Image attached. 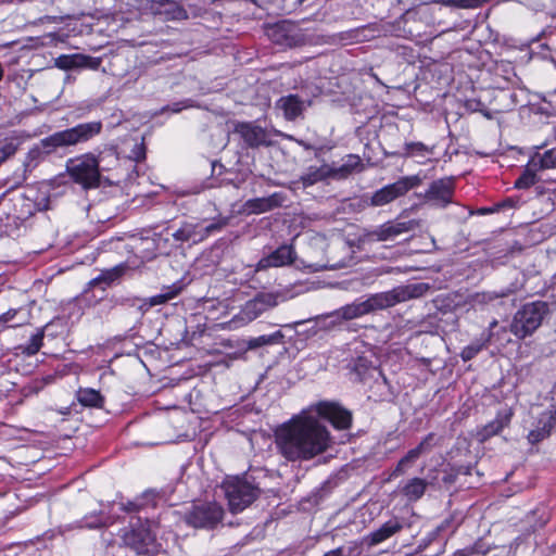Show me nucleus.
Segmentation results:
<instances>
[{"mask_svg":"<svg viewBox=\"0 0 556 556\" xmlns=\"http://www.w3.org/2000/svg\"><path fill=\"white\" fill-rule=\"evenodd\" d=\"M318 417L327 419L336 429H349L352 414L332 402H320L303 410L276 431L279 453L289 462L311 460L330 445V433Z\"/></svg>","mask_w":556,"mask_h":556,"instance_id":"nucleus-1","label":"nucleus"},{"mask_svg":"<svg viewBox=\"0 0 556 556\" xmlns=\"http://www.w3.org/2000/svg\"><path fill=\"white\" fill-rule=\"evenodd\" d=\"M430 285L426 282H415L393 288L392 290L372 294L368 299L356 300L331 313L329 316L336 320H351L378 309L392 307L401 302L413 299H419L427 294Z\"/></svg>","mask_w":556,"mask_h":556,"instance_id":"nucleus-2","label":"nucleus"},{"mask_svg":"<svg viewBox=\"0 0 556 556\" xmlns=\"http://www.w3.org/2000/svg\"><path fill=\"white\" fill-rule=\"evenodd\" d=\"M102 130L100 121L78 124L72 128L55 131L41 139L38 144L31 148L23 162L24 173L31 172L41 161L43 154L49 155L59 149H64L89 141Z\"/></svg>","mask_w":556,"mask_h":556,"instance_id":"nucleus-3","label":"nucleus"},{"mask_svg":"<svg viewBox=\"0 0 556 556\" xmlns=\"http://www.w3.org/2000/svg\"><path fill=\"white\" fill-rule=\"evenodd\" d=\"M552 313V306L545 301H533L523 304L513 316L509 331L519 340L531 337Z\"/></svg>","mask_w":556,"mask_h":556,"instance_id":"nucleus-4","label":"nucleus"},{"mask_svg":"<svg viewBox=\"0 0 556 556\" xmlns=\"http://www.w3.org/2000/svg\"><path fill=\"white\" fill-rule=\"evenodd\" d=\"M106 156L115 161L117 160L113 151H110L106 155L101 154L99 157L87 153L68 160L66 170L73 181L80 185L84 189L96 188L100 182V164Z\"/></svg>","mask_w":556,"mask_h":556,"instance_id":"nucleus-5","label":"nucleus"},{"mask_svg":"<svg viewBox=\"0 0 556 556\" xmlns=\"http://www.w3.org/2000/svg\"><path fill=\"white\" fill-rule=\"evenodd\" d=\"M222 489L232 513L245 509L260 494L254 484L239 477H227L222 483Z\"/></svg>","mask_w":556,"mask_h":556,"instance_id":"nucleus-6","label":"nucleus"},{"mask_svg":"<svg viewBox=\"0 0 556 556\" xmlns=\"http://www.w3.org/2000/svg\"><path fill=\"white\" fill-rule=\"evenodd\" d=\"M228 224V218H218L208 224L204 222H185L175 232L173 238L178 242L197 244L205 240L212 233L220 231Z\"/></svg>","mask_w":556,"mask_h":556,"instance_id":"nucleus-7","label":"nucleus"},{"mask_svg":"<svg viewBox=\"0 0 556 556\" xmlns=\"http://www.w3.org/2000/svg\"><path fill=\"white\" fill-rule=\"evenodd\" d=\"M280 295L274 292H260L253 299L247 301L231 323L245 325L279 303Z\"/></svg>","mask_w":556,"mask_h":556,"instance_id":"nucleus-8","label":"nucleus"},{"mask_svg":"<svg viewBox=\"0 0 556 556\" xmlns=\"http://www.w3.org/2000/svg\"><path fill=\"white\" fill-rule=\"evenodd\" d=\"M223 516L224 509L219 504L207 502L193 505L185 514V521L193 528L213 529L222 521Z\"/></svg>","mask_w":556,"mask_h":556,"instance_id":"nucleus-9","label":"nucleus"},{"mask_svg":"<svg viewBox=\"0 0 556 556\" xmlns=\"http://www.w3.org/2000/svg\"><path fill=\"white\" fill-rule=\"evenodd\" d=\"M123 541L126 546H129L138 554L154 553L159 548L156 534L149 523L139 525L126 530L123 534Z\"/></svg>","mask_w":556,"mask_h":556,"instance_id":"nucleus-10","label":"nucleus"},{"mask_svg":"<svg viewBox=\"0 0 556 556\" xmlns=\"http://www.w3.org/2000/svg\"><path fill=\"white\" fill-rule=\"evenodd\" d=\"M420 184L421 178L418 175L402 177L395 182L377 190L371 197V204L375 206L386 205Z\"/></svg>","mask_w":556,"mask_h":556,"instance_id":"nucleus-11","label":"nucleus"},{"mask_svg":"<svg viewBox=\"0 0 556 556\" xmlns=\"http://www.w3.org/2000/svg\"><path fill=\"white\" fill-rule=\"evenodd\" d=\"M416 225L414 220H389L368 231L366 239L369 242L391 241L403 233L412 231Z\"/></svg>","mask_w":556,"mask_h":556,"instance_id":"nucleus-12","label":"nucleus"},{"mask_svg":"<svg viewBox=\"0 0 556 556\" xmlns=\"http://www.w3.org/2000/svg\"><path fill=\"white\" fill-rule=\"evenodd\" d=\"M454 182L451 178H441L432 181L424 193L426 203L435 207H445L453 201Z\"/></svg>","mask_w":556,"mask_h":556,"instance_id":"nucleus-13","label":"nucleus"},{"mask_svg":"<svg viewBox=\"0 0 556 556\" xmlns=\"http://www.w3.org/2000/svg\"><path fill=\"white\" fill-rule=\"evenodd\" d=\"M434 433L427 434L420 443L410 448L396 464L391 473V478L403 476L415 463L425 454L429 453L433 446Z\"/></svg>","mask_w":556,"mask_h":556,"instance_id":"nucleus-14","label":"nucleus"},{"mask_svg":"<svg viewBox=\"0 0 556 556\" xmlns=\"http://www.w3.org/2000/svg\"><path fill=\"white\" fill-rule=\"evenodd\" d=\"M428 486L440 488L437 477H430L429 480L419 477L409 478L400 485L399 490L408 502H417L425 495Z\"/></svg>","mask_w":556,"mask_h":556,"instance_id":"nucleus-15","label":"nucleus"},{"mask_svg":"<svg viewBox=\"0 0 556 556\" xmlns=\"http://www.w3.org/2000/svg\"><path fill=\"white\" fill-rule=\"evenodd\" d=\"M309 105V100L302 99L299 94H288L279 98L275 108L282 113L287 121H295Z\"/></svg>","mask_w":556,"mask_h":556,"instance_id":"nucleus-16","label":"nucleus"},{"mask_svg":"<svg viewBox=\"0 0 556 556\" xmlns=\"http://www.w3.org/2000/svg\"><path fill=\"white\" fill-rule=\"evenodd\" d=\"M54 64L63 71L74 68L98 70L101 65V59L81 53L62 54L54 60Z\"/></svg>","mask_w":556,"mask_h":556,"instance_id":"nucleus-17","label":"nucleus"},{"mask_svg":"<svg viewBox=\"0 0 556 556\" xmlns=\"http://www.w3.org/2000/svg\"><path fill=\"white\" fill-rule=\"evenodd\" d=\"M296 253L291 244H282L278 247L267 256L262 257L257 263V269H267L269 267H281L290 265L294 262Z\"/></svg>","mask_w":556,"mask_h":556,"instance_id":"nucleus-18","label":"nucleus"},{"mask_svg":"<svg viewBox=\"0 0 556 556\" xmlns=\"http://www.w3.org/2000/svg\"><path fill=\"white\" fill-rule=\"evenodd\" d=\"M404 528V522L399 517H393L380 526L377 530L370 532L364 538V543L368 547L376 546L393 535L401 532Z\"/></svg>","mask_w":556,"mask_h":556,"instance_id":"nucleus-19","label":"nucleus"},{"mask_svg":"<svg viewBox=\"0 0 556 556\" xmlns=\"http://www.w3.org/2000/svg\"><path fill=\"white\" fill-rule=\"evenodd\" d=\"M150 10L165 21H182L188 13L182 5L174 0H151Z\"/></svg>","mask_w":556,"mask_h":556,"instance_id":"nucleus-20","label":"nucleus"},{"mask_svg":"<svg viewBox=\"0 0 556 556\" xmlns=\"http://www.w3.org/2000/svg\"><path fill=\"white\" fill-rule=\"evenodd\" d=\"M287 201L282 192H274L268 197L250 199L244 203V210L249 214H262L280 207Z\"/></svg>","mask_w":556,"mask_h":556,"instance_id":"nucleus-21","label":"nucleus"},{"mask_svg":"<svg viewBox=\"0 0 556 556\" xmlns=\"http://www.w3.org/2000/svg\"><path fill=\"white\" fill-rule=\"evenodd\" d=\"M514 412L509 407L500 409L495 418L486 424L480 431L479 437L481 441H485L502 432V430L509 426Z\"/></svg>","mask_w":556,"mask_h":556,"instance_id":"nucleus-22","label":"nucleus"},{"mask_svg":"<svg viewBox=\"0 0 556 556\" xmlns=\"http://www.w3.org/2000/svg\"><path fill=\"white\" fill-rule=\"evenodd\" d=\"M554 430H556V408L541 415L538 427L529 432L528 440L532 444L539 443Z\"/></svg>","mask_w":556,"mask_h":556,"instance_id":"nucleus-23","label":"nucleus"},{"mask_svg":"<svg viewBox=\"0 0 556 556\" xmlns=\"http://www.w3.org/2000/svg\"><path fill=\"white\" fill-rule=\"evenodd\" d=\"M235 131L240 135L248 147L257 148L266 143V131L252 123H240L236 126Z\"/></svg>","mask_w":556,"mask_h":556,"instance_id":"nucleus-24","label":"nucleus"},{"mask_svg":"<svg viewBox=\"0 0 556 556\" xmlns=\"http://www.w3.org/2000/svg\"><path fill=\"white\" fill-rule=\"evenodd\" d=\"M127 268V265L118 264L112 268L102 270L99 276L88 282V288L85 290V292L87 293L90 289L97 287L101 288V290L104 292L108 287L112 286L114 282L122 278Z\"/></svg>","mask_w":556,"mask_h":556,"instance_id":"nucleus-25","label":"nucleus"},{"mask_svg":"<svg viewBox=\"0 0 556 556\" xmlns=\"http://www.w3.org/2000/svg\"><path fill=\"white\" fill-rule=\"evenodd\" d=\"M372 354L361 355L351 362V368L356 374L361 381L365 380L368 376H372L377 374L383 381L387 383V378L383 376L382 371L379 370L372 363Z\"/></svg>","mask_w":556,"mask_h":556,"instance_id":"nucleus-26","label":"nucleus"},{"mask_svg":"<svg viewBox=\"0 0 556 556\" xmlns=\"http://www.w3.org/2000/svg\"><path fill=\"white\" fill-rule=\"evenodd\" d=\"M294 27L288 24H276L268 30L270 39L281 46L292 47L299 43L300 39L294 34Z\"/></svg>","mask_w":556,"mask_h":556,"instance_id":"nucleus-27","label":"nucleus"},{"mask_svg":"<svg viewBox=\"0 0 556 556\" xmlns=\"http://www.w3.org/2000/svg\"><path fill=\"white\" fill-rule=\"evenodd\" d=\"M330 164L324 163L320 166H309L300 176L299 182L303 188L314 186L318 182L329 179Z\"/></svg>","mask_w":556,"mask_h":556,"instance_id":"nucleus-28","label":"nucleus"},{"mask_svg":"<svg viewBox=\"0 0 556 556\" xmlns=\"http://www.w3.org/2000/svg\"><path fill=\"white\" fill-rule=\"evenodd\" d=\"M434 147H428L422 142H406L404 144V157L416 159L418 163H425L433 154Z\"/></svg>","mask_w":556,"mask_h":556,"instance_id":"nucleus-29","label":"nucleus"},{"mask_svg":"<svg viewBox=\"0 0 556 556\" xmlns=\"http://www.w3.org/2000/svg\"><path fill=\"white\" fill-rule=\"evenodd\" d=\"M531 166L539 172L556 169V148L535 152L531 157Z\"/></svg>","mask_w":556,"mask_h":556,"instance_id":"nucleus-30","label":"nucleus"},{"mask_svg":"<svg viewBox=\"0 0 556 556\" xmlns=\"http://www.w3.org/2000/svg\"><path fill=\"white\" fill-rule=\"evenodd\" d=\"M77 401L88 407L101 408L104 404V397L101 393L91 388H80L76 394Z\"/></svg>","mask_w":556,"mask_h":556,"instance_id":"nucleus-31","label":"nucleus"},{"mask_svg":"<svg viewBox=\"0 0 556 556\" xmlns=\"http://www.w3.org/2000/svg\"><path fill=\"white\" fill-rule=\"evenodd\" d=\"M43 338L45 328H39L25 344H21L16 349L25 356H34L40 351L43 344Z\"/></svg>","mask_w":556,"mask_h":556,"instance_id":"nucleus-32","label":"nucleus"},{"mask_svg":"<svg viewBox=\"0 0 556 556\" xmlns=\"http://www.w3.org/2000/svg\"><path fill=\"white\" fill-rule=\"evenodd\" d=\"M539 173L540 172L538 170V168L531 166V160L529 159L521 175L516 179L514 184L515 188L529 189L530 187L534 186L536 182L540 181V178L538 176Z\"/></svg>","mask_w":556,"mask_h":556,"instance_id":"nucleus-33","label":"nucleus"},{"mask_svg":"<svg viewBox=\"0 0 556 556\" xmlns=\"http://www.w3.org/2000/svg\"><path fill=\"white\" fill-rule=\"evenodd\" d=\"M181 291V287L178 285H172L168 287L163 288L162 292L160 294L153 295L149 298L148 303L149 306H156L161 304H165L172 299L176 298Z\"/></svg>","mask_w":556,"mask_h":556,"instance_id":"nucleus-34","label":"nucleus"},{"mask_svg":"<svg viewBox=\"0 0 556 556\" xmlns=\"http://www.w3.org/2000/svg\"><path fill=\"white\" fill-rule=\"evenodd\" d=\"M490 338H491V333H489L486 337L480 338V339L471 342L467 346H465L460 352L462 359L464 362H468V361H471L472 358H475L486 346V344L490 341Z\"/></svg>","mask_w":556,"mask_h":556,"instance_id":"nucleus-35","label":"nucleus"},{"mask_svg":"<svg viewBox=\"0 0 556 556\" xmlns=\"http://www.w3.org/2000/svg\"><path fill=\"white\" fill-rule=\"evenodd\" d=\"M283 334L281 331H276L270 334H263L256 338H252L248 342L249 349H257L264 345L278 344L282 341Z\"/></svg>","mask_w":556,"mask_h":556,"instance_id":"nucleus-36","label":"nucleus"},{"mask_svg":"<svg viewBox=\"0 0 556 556\" xmlns=\"http://www.w3.org/2000/svg\"><path fill=\"white\" fill-rule=\"evenodd\" d=\"M350 175L354 172H361L363 169L362 160L356 154H349L343 163Z\"/></svg>","mask_w":556,"mask_h":556,"instance_id":"nucleus-37","label":"nucleus"},{"mask_svg":"<svg viewBox=\"0 0 556 556\" xmlns=\"http://www.w3.org/2000/svg\"><path fill=\"white\" fill-rule=\"evenodd\" d=\"M350 175L354 172H361L363 169L362 160L356 154H349L343 163Z\"/></svg>","mask_w":556,"mask_h":556,"instance_id":"nucleus-38","label":"nucleus"},{"mask_svg":"<svg viewBox=\"0 0 556 556\" xmlns=\"http://www.w3.org/2000/svg\"><path fill=\"white\" fill-rule=\"evenodd\" d=\"M104 525L103 518L100 515L86 516L79 521L78 528L97 529Z\"/></svg>","mask_w":556,"mask_h":556,"instance_id":"nucleus-39","label":"nucleus"},{"mask_svg":"<svg viewBox=\"0 0 556 556\" xmlns=\"http://www.w3.org/2000/svg\"><path fill=\"white\" fill-rule=\"evenodd\" d=\"M17 144L13 141H5L0 144V164L7 161L9 157L15 154Z\"/></svg>","mask_w":556,"mask_h":556,"instance_id":"nucleus-40","label":"nucleus"},{"mask_svg":"<svg viewBox=\"0 0 556 556\" xmlns=\"http://www.w3.org/2000/svg\"><path fill=\"white\" fill-rule=\"evenodd\" d=\"M542 101L547 105L544 110L549 114L556 115V88L542 96Z\"/></svg>","mask_w":556,"mask_h":556,"instance_id":"nucleus-41","label":"nucleus"},{"mask_svg":"<svg viewBox=\"0 0 556 556\" xmlns=\"http://www.w3.org/2000/svg\"><path fill=\"white\" fill-rule=\"evenodd\" d=\"M350 174L343 164L340 166L330 165L329 179L341 180L348 178Z\"/></svg>","mask_w":556,"mask_h":556,"instance_id":"nucleus-42","label":"nucleus"},{"mask_svg":"<svg viewBox=\"0 0 556 556\" xmlns=\"http://www.w3.org/2000/svg\"><path fill=\"white\" fill-rule=\"evenodd\" d=\"M16 314L17 309L10 308L0 315V333H2L9 327V323L15 318Z\"/></svg>","mask_w":556,"mask_h":556,"instance_id":"nucleus-43","label":"nucleus"},{"mask_svg":"<svg viewBox=\"0 0 556 556\" xmlns=\"http://www.w3.org/2000/svg\"><path fill=\"white\" fill-rule=\"evenodd\" d=\"M129 157L132 159L136 162L144 160V157H146L144 144L142 142L141 143H136L134 146L132 150H131V154H130Z\"/></svg>","mask_w":556,"mask_h":556,"instance_id":"nucleus-44","label":"nucleus"},{"mask_svg":"<svg viewBox=\"0 0 556 556\" xmlns=\"http://www.w3.org/2000/svg\"><path fill=\"white\" fill-rule=\"evenodd\" d=\"M454 8L475 9L481 5L482 0H453Z\"/></svg>","mask_w":556,"mask_h":556,"instance_id":"nucleus-45","label":"nucleus"},{"mask_svg":"<svg viewBox=\"0 0 556 556\" xmlns=\"http://www.w3.org/2000/svg\"><path fill=\"white\" fill-rule=\"evenodd\" d=\"M189 102H190L189 100L181 101V102H176V103H173L170 105H167L166 108L163 109V111H170L173 113H179L184 109L190 106Z\"/></svg>","mask_w":556,"mask_h":556,"instance_id":"nucleus-46","label":"nucleus"},{"mask_svg":"<svg viewBox=\"0 0 556 556\" xmlns=\"http://www.w3.org/2000/svg\"><path fill=\"white\" fill-rule=\"evenodd\" d=\"M323 556H348L345 553V548L343 546H339L331 551L326 552Z\"/></svg>","mask_w":556,"mask_h":556,"instance_id":"nucleus-47","label":"nucleus"},{"mask_svg":"<svg viewBox=\"0 0 556 556\" xmlns=\"http://www.w3.org/2000/svg\"><path fill=\"white\" fill-rule=\"evenodd\" d=\"M455 480H456V473H454V472L445 473L443 477V482L445 484H452L455 482Z\"/></svg>","mask_w":556,"mask_h":556,"instance_id":"nucleus-48","label":"nucleus"},{"mask_svg":"<svg viewBox=\"0 0 556 556\" xmlns=\"http://www.w3.org/2000/svg\"><path fill=\"white\" fill-rule=\"evenodd\" d=\"M473 553L472 548H463L454 552L453 556H470Z\"/></svg>","mask_w":556,"mask_h":556,"instance_id":"nucleus-49","label":"nucleus"},{"mask_svg":"<svg viewBox=\"0 0 556 556\" xmlns=\"http://www.w3.org/2000/svg\"><path fill=\"white\" fill-rule=\"evenodd\" d=\"M45 38L50 39L51 42L55 40L64 41L56 33H49L45 36Z\"/></svg>","mask_w":556,"mask_h":556,"instance_id":"nucleus-50","label":"nucleus"},{"mask_svg":"<svg viewBox=\"0 0 556 556\" xmlns=\"http://www.w3.org/2000/svg\"><path fill=\"white\" fill-rule=\"evenodd\" d=\"M137 509H138V505H136L135 503H129L128 506L126 507L127 511H135Z\"/></svg>","mask_w":556,"mask_h":556,"instance_id":"nucleus-51","label":"nucleus"},{"mask_svg":"<svg viewBox=\"0 0 556 556\" xmlns=\"http://www.w3.org/2000/svg\"><path fill=\"white\" fill-rule=\"evenodd\" d=\"M42 20H46V21H48V22H53V23H55V22H58V21H59V17H58V16H50V15H47V16L42 17Z\"/></svg>","mask_w":556,"mask_h":556,"instance_id":"nucleus-52","label":"nucleus"},{"mask_svg":"<svg viewBox=\"0 0 556 556\" xmlns=\"http://www.w3.org/2000/svg\"><path fill=\"white\" fill-rule=\"evenodd\" d=\"M440 2L446 7H454L453 0H440Z\"/></svg>","mask_w":556,"mask_h":556,"instance_id":"nucleus-53","label":"nucleus"},{"mask_svg":"<svg viewBox=\"0 0 556 556\" xmlns=\"http://www.w3.org/2000/svg\"><path fill=\"white\" fill-rule=\"evenodd\" d=\"M497 324L498 323L496 319L492 320L489 326L490 331H492L497 326Z\"/></svg>","mask_w":556,"mask_h":556,"instance_id":"nucleus-54","label":"nucleus"},{"mask_svg":"<svg viewBox=\"0 0 556 556\" xmlns=\"http://www.w3.org/2000/svg\"><path fill=\"white\" fill-rule=\"evenodd\" d=\"M299 143H300L304 149H306V150L312 149V146H311V144H308V143H306V142H304V141H302V140H301V141H299Z\"/></svg>","mask_w":556,"mask_h":556,"instance_id":"nucleus-55","label":"nucleus"},{"mask_svg":"<svg viewBox=\"0 0 556 556\" xmlns=\"http://www.w3.org/2000/svg\"><path fill=\"white\" fill-rule=\"evenodd\" d=\"M3 74H4V71H3L2 64L0 63V81L3 78Z\"/></svg>","mask_w":556,"mask_h":556,"instance_id":"nucleus-56","label":"nucleus"},{"mask_svg":"<svg viewBox=\"0 0 556 556\" xmlns=\"http://www.w3.org/2000/svg\"><path fill=\"white\" fill-rule=\"evenodd\" d=\"M439 530L440 529H438V530L433 531L432 533H430V539L429 540L435 538V535L438 534Z\"/></svg>","mask_w":556,"mask_h":556,"instance_id":"nucleus-57","label":"nucleus"},{"mask_svg":"<svg viewBox=\"0 0 556 556\" xmlns=\"http://www.w3.org/2000/svg\"><path fill=\"white\" fill-rule=\"evenodd\" d=\"M301 3L304 1V0H299Z\"/></svg>","mask_w":556,"mask_h":556,"instance_id":"nucleus-58","label":"nucleus"}]
</instances>
